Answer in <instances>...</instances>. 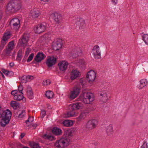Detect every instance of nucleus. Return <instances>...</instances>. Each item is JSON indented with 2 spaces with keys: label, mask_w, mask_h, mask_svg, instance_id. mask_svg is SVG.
<instances>
[{
  "label": "nucleus",
  "mask_w": 148,
  "mask_h": 148,
  "mask_svg": "<svg viewBox=\"0 0 148 148\" xmlns=\"http://www.w3.org/2000/svg\"><path fill=\"white\" fill-rule=\"evenodd\" d=\"M14 65V64L13 63H10V65L11 67H12Z\"/></svg>",
  "instance_id": "obj_57"
},
{
  "label": "nucleus",
  "mask_w": 148,
  "mask_h": 148,
  "mask_svg": "<svg viewBox=\"0 0 148 148\" xmlns=\"http://www.w3.org/2000/svg\"><path fill=\"white\" fill-rule=\"evenodd\" d=\"M25 110H23L20 114L19 115L18 117L20 119H22L23 118L25 114Z\"/></svg>",
  "instance_id": "obj_42"
},
{
  "label": "nucleus",
  "mask_w": 148,
  "mask_h": 148,
  "mask_svg": "<svg viewBox=\"0 0 148 148\" xmlns=\"http://www.w3.org/2000/svg\"><path fill=\"white\" fill-rule=\"evenodd\" d=\"M10 25L12 26L14 29H17L20 26V21L17 18H15L11 20Z\"/></svg>",
  "instance_id": "obj_17"
},
{
  "label": "nucleus",
  "mask_w": 148,
  "mask_h": 148,
  "mask_svg": "<svg viewBox=\"0 0 148 148\" xmlns=\"http://www.w3.org/2000/svg\"><path fill=\"white\" fill-rule=\"evenodd\" d=\"M142 39L145 43L148 45V34H143L142 35Z\"/></svg>",
  "instance_id": "obj_33"
},
{
  "label": "nucleus",
  "mask_w": 148,
  "mask_h": 148,
  "mask_svg": "<svg viewBox=\"0 0 148 148\" xmlns=\"http://www.w3.org/2000/svg\"><path fill=\"white\" fill-rule=\"evenodd\" d=\"M46 57V56L42 53L39 52L37 53L34 58V60L37 62H40Z\"/></svg>",
  "instance_id": "obj_20"
},
{
  "label": "nucleus",
  "mask_w": 148,
  "mask_h": 148,
  "mask_svg": "<svg viewBox=\"0 0 148 148\" xmlns=\"http://www.w3.org/2000/svg\"><path fill=\"white\" fill-rule=\"evenodd\" d=\"M15 46L14 41H11L9 42L6 46L5 52L7 54H9Z\"/></svg>",
  "instance_id": "obj_19"
},
{
  "label": "nucleus",
  "mask_w": 148,
  "mask_h": 148,
  "mask_svg": "<svg viewBox=\"0 0 148 148\" xmlns=\"http://www.w3.org/2000/svg\"><path fill=\"white\" fill-rule=\"evenodd\" d=\"M72 132L70 130L65 131L64 136L57 140L55 143L54 145L57 148H64L67 147L71 143V138Z\"/></svg>",
  "instance_id": "obj_1"
},
{
  "label": "nucleus",
  "mask_w": 148,
  "mask_h": 148,
  "mask_svg": "<svg viewBox=\"0 0 148 148\" xmlns=\"http://www.w3.org/2000/svg\"><path fill=\"white\" fill-rule=\"evenodd\" d=\"M75 113L73 110L69 111L65 113L64 114V117L65 118H70L76 116Z\"/></svg>",
  "instance_id": "obj_28"
},
{
  "label": "nucleus",
  "mask_w": 148,
  "mask_h": 148,
  "mask_svg": "<svg viewBox=\"0 0 148 148\" xmlns=\"http://www.w3.org/2000/svg\"><path fill=\"white\" fill-rule=\"evenodd\" d=\"M52 132L53 134L56 135H60L62 133V131L60 129L56 127H54L52 129Z\"/></svg>",
  "instance_id": "obj_27"
},
{
  "label": "nucleus",
  "mask_w": 148,
  "mask_h": 148,
  "mask_svg": "<svg viewBox=\"0 0 148 148\" xmlns=\"http://www.w3.org/2000/svg\"><path fill=\"white\" fill-rule=\"evenodd\" d=\"M24 97L23 95V93H20L18 92L16 95L14 97V100L17 101H20L22 100L23 98Z\"/></svg>",
  "instance_id": "obj_32"
},
{
  "label": "nucleus",
  "mask_w": 148,
  "mask_h": 148,
  "mask_svg": "<svg viewBox=\"0 0 148 148\" xmlns=\"http://www.w3.org/2000/svg\"><path fill=\"white\" fill-rule=\"evenodd\" d=\"M91 53L95 59L99 58L101 57V51L99 46H95L92 50Z\"/></svg>",
  "instance_id": "obj_8"
},
{
  "label": "nucleus",
  "mask_w": 148,
  "mask_h": 148,
  "mask_svg": "<svg viewBox=\"0 0 148 148\" xmlns=\"http://www.w3.org/2000/svg\"><path fill=\"white\" fill-rule=\"evenodd\" d=\"M79 98L85 104H90L95 99L93 94L88 92L83 93L80 96Z\"/></svg>",
  "instance_id": "obj_4"
},
{
  "label": "nucleus",
  "mask_w": 148,
  "mask_h": 148,
  "mask_svg": "<svg viewBox=\"0 0 148 148\" xmlns=\"http://www.w3.org/2000/svg\"><path fill=\"white\" fill-rule=\"evenodd\" d=\"M10 37V32L8 31L5 33L1 41V47L3 48L8 42V40Z\"/></svg>",
  "instance_id": "obj_11"
},
{
  "label": "nucleus",
  "mask_w": 148,
  "mask_h": 148,
  "mask_svg": "<svg viewBox=\"0 0 148 148\" xmlns=\"http://www.w3.org/2000/svg\"><path fill=\"white\" fill-rule=\"evenodd\" d=\"M41 1H43V2H47L49 1V0H40Z\"/></svg>",
  "instance_id": "obj_58"
},
{
  "label": "nucleus",
  "mask_w": 148,
  "mask_h": 148,
  "mask_svg": "<svg viewBox=\"0 0 148 148\" xmlns=\"http://www.w3.org/2000/svg\"><path fill=\"white\" fill-rule=\"evenodd\" d=\"M81 73L77 69H73L71 72L70 74V77L72 80H74L76 78L79 77Z\"/></svg>",
  "instance_id": "obj_16"
},
{
  "label": "nucleus",
  "mask_w": 148,
  "mask_h": 148,
  "mask_svg": "<svg viewBox=\"0 0 148 148\" xmlns=\"http://www.w3.org/2000/svg\"><path fill=\"white\" fill-rule=\"evenodd\" d=\"M69 65L68 62L66 60L60 61L58 64L59 69L61 71H64L66 70Z\"/></svg>",
  "instance_id": "obj_14"
},
{
  "label": "nucleus",
  "mask_w": 148,
  "mask_h": 148,
  "mask_svg": "<svg viewBox=\"0 0 148 148\" xmlns=\"http://www.w3.org/2000/svg\"><path fill=\"white\" fill-rule=\"evenodd\" d=\"M56 62V59L54 57L51 56L48 57L46 63L49 67L52 66Z\"/></svg>",
  "instance_id": "obj_18"
},
{
  "label": "nucleus",
  "mask_w": 148,
  "mask_h": 148,
  "mask_svg": "<svg viewBox=\"0 0 148 148\" xmlns=\"http://www.w3.org/2000/svg\"><path fill=\"white\" fill-rule=\"evenodd\" d=\"M53 20L57 23H60L62 19V15L60 13H55L53 14Z\"/></svg>",
  "instance_id": "obj_24"
},
{
  "label": "nucleus",
  "mask_w": 148,
  "mask_h": 148,
  "mask_svg": "<svg viewBox=\"0 0 148 148\" xmlns=\"http://www.w3.org/2000/svg\"><path fill=\"white\" fill-rule=\"evenodd\" d=\"M73 121L70 120H66L62 122L63 125L66 127L71 126L73 125Z\"/></svg>",
  "instance_id": "obj_30"
},
{
  "label": "nucleus",
  "mask_w": 148,
  "mask_h": 148,
  "mask_svg": "<svg viewBox=\"0 0 148 148\" xmlns=\"http://www.w3.org/2000/svg\"><path fill=\"white\" fill-rule=\"evenodd\" d=\"M34 121V118L33 117H29L27 121H26V125L27 126H29V124H28V123H31Z\"/></svg>",
  "instance_id": "obj_39"
},
{
  "label": "nucleus",
  "mask_w": 148,
  "mask_h": 148,
  "mask_svg": "<svg viewBox=\"0 0 148 148\" xmlns=\"http://www.w3.org/2000/svg\"><path fill=\"white\" fill-rule=\"evenodd\" d=\"M140 148H148V143L146 141L144 140L143 141Z\"/></svg>",
  "instance_id": "obj_41"
},
{
  "label": "nucleus",
  "mask_w": 148,
  "mask_h": 148,
  "mask_svg": "<svg viewBox=\"0 0 148 148\" xmlns=\"http://www.w3.org/2000/svg\"><path fill=\"white\" fill-rule=\"evenodd\" d=\"M74 52L76 54V55L75 56V57H76L80 55L82 53V51L81 48L77 47L75 49Z\"/></svg>",
  "instance_id": "obj_37"
},
{
  "label": "nucleus",
  "mask_w": 148,
  "mask_h": 148,
  "mask_svg": "<svg viewBox=\"0 0 148 148\" xmlns=\"http://www.w3.org/2000/svg\"><path fill=\"white\" fill-rule=\"evenodd\" d=\"M32 126L34 128H35L37 126V124H34L32 125Z\"/></svg>",
  "instance_id": "obj_56"
},
{
  "label": "nucleus",
  "mask_w": 148,
  "mask_h": 148,
  "mask_svg": "<svg viewBox=\"0 0 148 148\" xmlns=\"http://www.w3.org/2000/svg\"><path fill=\"white\" fill-rule=\"evenodd\" d=\"M98 121L96 119H93L89 121L86 123V127L90 130L95 128L97 124Z\"/></svg>",
  "instance_id": "obj_9"
},
{
  "label": "nucleus",
  "mask_w": 148,
  "mask_h": 148,
  "mask_svg": "<svg viewBox=\"0 0 148 148\" xmlns=\"http://www.w3.org/2000/svg\"><path fill=\"white\" fill-rule=\"evenodd\" d=\"M34 56V54L33 53H32L29 56V57H28L27 60V62H29L31 61L32 60V59Z\"/></svg>",
  "instance_id": "obj_44"
},
{
  "label": "nucleus",
  "mask_w": 148,
  "mask_h": 148,
  "mask_svg": "<svg viewBox=\"0 0 148 148\" xmlns=\"http://www.w3.org/2000/svg\"><path fill=\"white\" fill-rule=\"evenodd\" d=\"M18 93V92L16 90H14L12 91L11 92V94L14 97V96L16 95Z\"/></svg>",
  "instance_id": "obj_48"
},
{
  "label": "nucleus",
  "mask_w": 148,
  "mask_h": 148,
  "mask_svg": "<svg viewBox=\"0 0 148 148\" xmlns=\"http://www.w3.org/2000/svg\"><path fill=\"white\" fill-rule=\"evenodd\" d=\"M80 82L81 84L83 86H85L84 84L85 83V81H83L82 80V79H81L80 80Z\"/></svg>",
  "instance_id": "obj_53"
},
{
  "label": "nucleus",
  "mask_w": 148,
  "mask_h": 148,
  "mask_svg": "<svg viewBox=\"0 0 148 148\" xmlns=\"http://www.w3.org/2000/svg\"><path fill=\"white\" fill-rule=\"evenodd\" d=\"M139 85L138 88L139 89H142L148 85V81L146 79H143L139 81Z\"/></svg>",
  "instance_id": "obj_22"
},
{
  "label": "nucleus",
  "mask_w": 148,
  "mask_h": 148,
  "mask_svg": "<svg viewBox=\"0 0 148 148\" xmlns=\"http://www.w3.org/2000/svg\"><path fill=\"white\" fill-rule=\"evenodd\" d=\"M62 41L61 39H58L53 43V49L55 50H58L62 47Z\"/></svg>",
  "instance_id": "obj_15"
},
{
  "label": "nucleus",
  "mask_w": 148,
  "mask_h": 148,
  "mask_svg": "<svg viewBox=\"0 0 148 148\" xmlns=\"http://www.w3.org/2000/svg\"><path fill=\"white\" fill-rule=\"evenodd\" d=\"M3 0H0V3H1L3 2Z\"/></svg>",
  "instance_id": "obj_59"
},
{
  "label": "nucleus",
  "mask_w": 148,
  "mask_h": 148,
  "mask_svg": "<svg viewBox=\"0 0 148 148\" xmlns=\"http://www.w3.org/2000/svg\"><path fill=\"white\" fill-rule=\"evenodd\" d=\"M25 135V134L23 133L21 134L20 135V137H21V138H22Z\"/></svg>",
  "instance_id": "obj_55"
},
{
  "label": "nucleus",
  "mask_w": 148,
  "mask_h": 148,
  "mask_svg": "<svg viewBox=\"0 0 148 148\" xmlns=\"http://www.w3.org/2000/svg\"><path fill=\"white\" fill-rule=\"evenodd\" d=\"M76 25L79 28H82L86 26L85 20L82 18L79 17L76 18Z\"/></svg>",
  "instance_id": "obj_21"
},
{
  "label": "nucleus",
  "mask_w": 148,
  "mask_h": 148,
  "mask_svg": "<svg viewBox=\"0 0 148 148\" xmlns=\"http://www.w3.org/2000/svg\"><path fill=\"white\" fill-rule=\"evenodd\" d=\"M108 91L106 89H102L100 92L99 96V101L102 103H105L108 101Z\"/></svg>",
  "instance_id": "obj_6"
},
{
  "label": "nucleus",
  "mask_w": 148,
  "mask_h": 148,
  "mask_svg": "<svg viewBox=\"0 0 148 148\" xmlns=\"http://www.w3.org/2000/svg\"><path fill=\"white\" fill-rule=\"evenodd\" d=\"M21 81L22 83H26L27 82L26 75H24L21 79Z\"/></svg>",
  "instance_id": "obj_40"
},
{
  "label": "nucleus",
  "mask_w": 148,
  "mask_h": 148,
  "mask_svg": "<svg viewBox=\"0 0 148 148\" xmlns=\"http://www.w3.org/2000/svg\"><path fill=\"white\" fill-rule=\"evenodd\" d=\"M46 36H47V35L46 34V35H45L44 36V38H46Z\"/></svg>",
  "instance_id": "obj_60"
},
{
  "label": "nucleus",
  "mask_w": 148,
  "mask_h": 148,
  "mask_svg": "<svg viewBox=\"0 0 148 148\" xmlns=\"http://www.w3.org/2000/svg\"><path fill=\"white\" fill-rule=\"evenodd\" d=\"M11 116V113L9 110H6L4 111L0 110V123L2 126H5L9 123Z\"/></svg>",
  "instance_id": "obj_3"
},
{
  "label": "nucleus",
  "mask_w": 148,
  "mask_h": 148,
  "mask_svg": "<svg viewBox=\"0 0 148 148\" xmlns=\"http://www.w3.org/2000/svg\"><path fill=\"white\" fill-rule=\"evenodd\" d=\"M88 113V111L87 110H83L81 112L79 116L76 118L77 121L79 122L84 119L86 117Z\"/></svg>",
  "instance_id": "obj_23"
},
{
  "label": "nucleus",
  "mask_w": 148,
  "mask_h": 148,
  "mask_svg": "<svg viewBox=\"0 0 148 148\" xmlns=\"http://www.w3.org/2000/svg\"><path fill=\"white\" fill-rule=\"evenodd\" d=\"M22 7L21 0H10L7 5L6 9L9 12H14L20 10Z\"/></svg>",
  "instance_id": "obj_2"
},
{
  "label": "nucleus",
  "mask_w": 148,
  "mask_h": 148,
  "mask_svg": "<svg viewBox=\"0 0 148 148\" xmlns=\"http://www.w3.org/2000/svg\"><path fill=\"white\" fill-rule=\"evenodd\" d=\"M23 51L21 49L19 50L18 52V54L22 55Z\"/></svg>",
  "instance_id": "obj_54"
},
{
  "label": "nucleus",
  "mask_w": 148,
  "mask_h": 148,
  "mask_svg": "<svg viewBox=\"0 0 148 148\" xmlns=\"http://www.w3.org/2000/svg\"><path fill=\"white\" fill-rule=\"evenodd\" d=\"M42 137L45 139H47L50 140H52L54 139V137L50 134H45Z\"/></svg>",
  "instance_id": "obj_36"
},
{
  "label": "nucleus",
  "mask_w": 148,
  "mask_h": 148,
  "mask_svg": "<svg viewBox=\"0 0 148 148\" xmlns=\"http://www.w3.org/2000/svg\"><path fill=\"white\" fill-rule=\"evenodd\" d=\"M18 89L19 91L18 92L20 93H23L22 91L23 90V87L22 85H20L18 87Z\"/></svg>",
  "instance_id": "obj_47"
},
{
  "label": "nucleus",
  "mask_w": 148,
  "mask_h": 148,
  "mask_svg": "<svg viewBox=\"0 0 148 148\" xmlns=\"http://www.w3.org/2000/svg\"><path fill=\"white\" fill-rule=\"evenodd\" d=\"M10 105L14 109L18 108L19 106L18 102L15 101H12L10 102Z\"/></svg>",
  "instance_id": "obj_31"
},
{
  "label": "nucleus",
  "mask_w": 148,
  "mask_h": 148,
  "mask_svg": "<svg viewBox=\"0 0 148 148\" xmlns=\"http://www.w3.org/2000/svg\"><path fill=\"white\" fill-rule=\"evenodd\" d=\"M79 92V88L76 87H74L70 90L68 97L70 99H73L78 96Z\"/></svg>",
  "instance_id": "obj_5"
},
{
  "label": "nucleus",
  "mask_w": 148,
  "mask_h": 148,
  "mask_svg": "<svg viewBox=\"0 0 148 148\" xmlns=\"http://www.w3.org/2000/svg\"><path fill=\"white\" fill-rule=\"evenodd\" d=\"M111 1L114 5H116L117 3L118 0H111Z\"/></svg>",
  "instance_id": "obj_52"
},
{
  "label": "nucleus",
  "mask_w": 148,
  "mask_h": 148,
  "mask_svg": "<svg viewBox=\"0 0 148 148\" xmlns=\"http://www.w3.org/2000/svg\"><path fill=\"white\" fill-rule=\"evenodd\" d=\"M46 115V112L44 110H42L41 112L40 117L41 119H43Z\"/></svg>",
  "instance_id": "obj_45"
},
{
  "label": "nucleus",
  "mask_w": 148,
  "mask_h": 148,
  "mask_svg": "<svg viewBox=\"0 0 148 148\" xmlns=\"http://www.w3.org/2000/svg\"><path fill=\"white\" fill-rule=\"evenodd\" d=\"M26 76L27 82H29L31 81L34 78V77L32 76L27 75H26Z\"/></svg>",
  "instance_id": "obj_46"
},
{
  "label": "nucleus",
  "mask_w": 148,
  "mask_h": 148,
  "mask_svg": "<svg viewBox=\"0 0 148 148\" xmlns=\"http://www.w3.org/2000/svg\"><path fill=\"white\" fill-rule=\"evenodd\" d=\"M28 40L27 37L23 36L21 39L20 40L18 44L21 46L25 47L27 45Z\"/></svg>",
  "instance_id": "obj_25"
},
{
  "label": "nucleus",
  "mask_w": 148,
  "mask_h": 148,
  "mask_svg": "<svg viewBox=\"0 0 148 148\" xmlns=\"http://www.w3.org/2000/svg\"><path fill=\"white\" fill-rule=\"evenodd\" d=\"M29 145L32 148H40L38 144L34 142H30Z\"/></svg>",
  "instance_id": "obj_38"
},
{
  "label": "nucleus",
  "mask_w": 148,
  "mask_h": 148,
  "mask_svg": "<svg viewBox=\"0 0 148 148\" xmlns=\"http://www.w3.org/2000/svg\"><path fill=\"white\" fill-rule=\"evenodd\" d=\"M31 51V49L29 48H27L26 50L25 55L27 56L29 53Z\"/></svg>",
  "instance_id": "obj_50"
},
{
  "label": "nucleus",
  "mask_w": 148,
  "mask_h": 148,
  "mask_svg": "<svg viewBox=\"0 0 148 148\" xmlns=\"http://www.w3.org/2000/svg\"><path fill=\"white\" fill-rule=\"evenodd\" d=\"M27 96L29 99H32L34 97V95L32 89L30 87H28L27 89Z\"/></svg>",
  "instance_id": "obj_29"
},
{
  "label": "nucleus",
  "mask_w": 148,
  "mask_h": 148,
  "mask_svg": "<svg viewBox=\"0 0 148 148\" xmlns=\"http://www.w3.org/2000/svg\"><path fill=\"white\" fill-rule=\"evenodd\" d=\"M75 63L81 67H82L83 66L85 65V61L82 59H77Z\"/></svg>",
  "instance_id": "obj_34"
},
{
  "label": "nucleus",
  "mask_w": 148,
  "mask_h": 148,
  "mask_svg": "<svg viewBox=\"0 0 148 148\" xmlns=\"http://www.w3.org/2000/svg\"><path fill=\"white\" fill-rule=\"evenodd\" d=\"M22 57V55L18 54L16 59L18 60H20L21 59Z\"/></svg>",
  "instance_id": "obj_51"
},
{
  "label": "nucleus",
  "mask_w": 148,
  "mask_h": 148,
  "mask_svg": "<svg viewBox=\"0 0 148 148\" xmlns=\"http://www.w3.org/2000/svg\"><path fill=\"white\" fill-rule=\"evenodd\" d=\"M84 107V105L80 102L72 103L69 105L70 109L72 110H74L75 109L76 110L82 109Z\"/></svg>",
  "instance_id": "obj_13"
},
{
  "label": "nucleus",
  "mask_w": 148,
  "mask_h": 148,
  "mask_svg": "<svg viewBox=\"0 0 148 148\" xmlns=\"http://www.w3.org/2000/svg\"><path fill=\"white\" fill-rule=\"evenodd\" d=\"M96 73L93 70H90L88 71L86 75V78L89 82H93L96 77Z\"/></svg>",
  "instance_id": "obj_12"
},
{
  "label": "nucleus",
  "mask_w": 148,
  "mask_h": 148,
  "mask_svg": "<svg viewBox=\"0 0 148 148\" xmlns=\"http://www.w3.org/2000/svg\"><path fill=\"white\" fill-rule=\"evenodd\" d=\"M40 14L39 10L36 8H34L30 10L29 17L31 19H34L37 18Z\"/></svg>",
  "instance_id": "obj_7"
},
{
  "label": "nucleus",
  "mask_w": 148,
  "mask_h": 148,
  "mask_svg": "<svg viewBox=\"0 0 148 148\" xmlns=\"http://www.w3.org/2000/svg\"><path fill=\"white\" fill-rule=\"evenodd\" d=\"M53 92L51 91H47L46 92L45 95L48 99L52 98L53 96Z\"/></svg>",
  "instance_id": "obj_35"
},
{
  "label": "nucleus",
  "mask_w": 148,
  "mask_h": 148,
  "mask_svg": "<svg viewBox=\"0 0 148 148\" xmlns=\"http://www.w3.org/2000/svg\"><path fill=\"white\" fill-rule=\"evenodd\" d=\"M46 24L45 23L37 25L34 28L35 32L36 33L40 34L44 32L46 28Z\"/></svg>",
  "instance_id": "obj_10"
},
{
  "label": "nucleus",
  "mask_w": 148,
  "mask_h": 148,
  "mask_svg": "<svg viewBox=\"0 0 148 148\" xmlns=\"http://www.w3.org/2000/svg\"><path fill=\"white\" fill-rule=\"evenodd\" d=\"M105 129L107 134L108 135H110L113 133V130L112 125L110 124L106 126Z\"/></svg>",
  "instance_id": "obj_26"
},
{
  "label": "nucleus",
  "mask_w": 148,
  "mask_h": 148,
  "mask_svg": "<svg viewBox=\"0 0 148 148\" xmlns=\"http://www.w3.org/2000/svg\"><path fill=\"white\" fill-rule=\"evenodd\" d=\"M23 148H29V147H24Z\"/></svg>",
  "instance_id": "obj_61"
},
{
  "label": "nucleus",
  "mask_w": 148,
  "mask_h": 148,
  "mask_svg": "<svg viewBox=\"0 0 148 148\" xmlns=\"http://www.w3.org/2000/svg\"><path fill=\"white\" fill-rule=\"evenodd\" d=\"M50 83L51 82L49 80H46L43 81L42 84L44 86H46L50 84Z\"/></svg>",
  "instance_id": "obj_43"
},
{
  "label": "nucleus",
  "mask_w": 148,
  "mask_h": 148,
  "mask_svg": "<svg viewBox=\"0 0 148 148\" xmlns=\"http://www.w3.org/2000/svg\"><path fill=\"white\" fill-rule=\"evenodd\" d=\"M3 73L6 75H8L10 74H13V72L11 71H3Z\"/></svg>",
  "instance_id": "obj_49"
}]
</instances>
